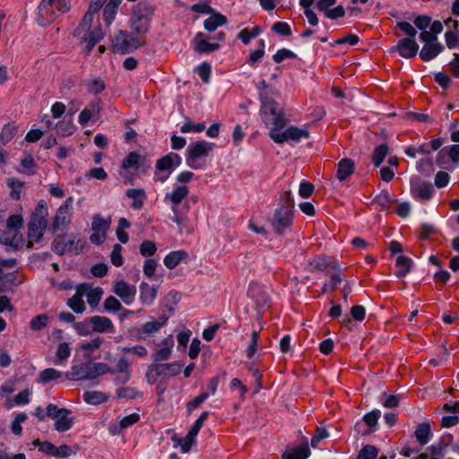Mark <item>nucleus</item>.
I'll return each mask as SVG.
<instances>
[{"label":"nucleus","mask_w":459,"mask_h":459,"mask_svg":"<svg viewBox=\"0 0 459 459\" xmlns=\"http://www.w3.org/2000/svg\"><path fill=\"white\" fill-rule=\"evenodd\" d=\"M430 426L428 423L420 424L415 430V437L420 445H426L430 439Z\"/></svg>","instance_id":"nucleus-42"},{"label":"nucleus","mask_w":459,"mask_h":459,"mask_svg":"<svg viewBox=\"0 0 459 459\" xmlns=\"http://www.w3.org/2000/svg\"><path fill=\"white\" fill-rule=\"evenodd\" d=\"M81 286L86 287L84 296L87 299V303L92 308L98 307L104 293L103 289L101 287L93 288L89 283H82Z\"/></svg>","instance_id":"nucleus-27"},{"label":"nucleus","mask_w":459,"mask_h":459,"mask_svg":"<svg viewBox=\"0 0 459 459\" xmlns=\"http://www.w3.org/2000/svg\"><path fill=\"white\" fill-rule=\"evenodd\" d=\"M83 400L88 404L98 405L108 400V395L101 391H86Z\"/></svg>","instance_id":"nucleus-40"},{"label":"nucleus","mask_w":459,"mask_h":459,"mask_svg":"<svg viewBox=\"0 0 459 459\" xmlns=\"http://www.w3.org/2000/svg\"><path fill=\"white\" fill-rule=\"evenodd\" d=\"M182 365L178 362L152 364L146 372V379L149 384L153 385L160 378H167L178 375L181 372Z\"/></svg>","instance_id":"nucleus-11"},{"label":"nucleus","mask_w":459,"mask_h":459,"mask_svg":"<svg viewBox=\"0 0 459 459\" xmlns=\"http://www.w3.org/2000/svg\"><path fill=\"white\" fill-rule=\"evenodd\" d=\"M113 370L102 362H88L71 367L65 373V377L69 380H92L107 373H112Z\"/></svg>","instance_id":"nucleus-3"},{"label":"nucleus","mask_w":459,"mask_h":459,"mask_svg":"<svg viewBox=\"0 0 459 459\" xmlns=\"http://www.w3.org/2000/svg\"><path fill=\"white\" fill-rule=\"evenodd\" d=\"M197 74L201 80L207 83L209 82L212 67L210 64L204 62L196 68Z\"/></svg>","instance_id":"nucleus-64"},{"label":"nucleus","mask_w":459,"mask_h":459,"mask_svg":"<svg viewBox=\"0 0 459 459\" xmlns=\"http://www.w3.org/2000/svg\"><path fill=\"white\" fill-rule=\"evenodd\" d=\"M158 287L143 281L140 284V300L144 305H152L157 297Z\"/></svg>","instance_id":"nucleus-30"},{"label":"nucleus","mask_w":459,"mask_h":459,"mask_svg":"<svg viewBox=\"0 0 459 459\" xmlns=\"http://www.w3.org/2000/svg\"><path fill=\"white\" fill-rule=\"evenodd\" d=\"M56 133L63 137L70 136L74 134V126L72 118H64L58 121L55 126Z\"/></svg>","instance_id":"nucleus-41"},{"label":"nucleus","mask_w":459,"mask_h":459,"mask_svg":"<svg viewBox=\"0 0 459 459\" xmlns=\"http://www.w3.org/2000/svg\"><path fill=\"white\" fill-rule=\"evenodd\" d=\"M118 9L111 5L106 4L103 10V20L106 26H110L116 18Z\"/></svg>","instance_id":"nucleus-61"},{"label":"nucleus","mask_w":459,"mask_h":459,"mask_svg":"<svg viewBox=\"0 0 459 459\" xmlns=\"http://www.w3.org/2000/svg\"><path fill=\"white\" fill-rule=\"evenodd\" d=\"M86 287L78 285L75 289V293L67 299L66 305L76 314H82L86 310V305L83 297Z\"/></svg>","instance_id":"nucleus-25"},{"label":"nucleus","mask_w":459,"mask_h":459,"mask_svg":"<svg viewBox=\"0 0 459 459\" xmlns=\"http://www.w3.org/2000/svg\"><path fill=\"white\" fill-rule=\"evenodd\" d=\"M27 419L28 416L24 412L18 413L15 416L11 425V430L13 434H14L15 436H21L22 432V423L24 422Z\"/></svg>","instance_id":"nucleus-51"},{"label":"nucleus","mask_w":459,"mask_h":459,"mask_svg":"<svg viewBox=\"0 0 459 459\" xmlns=\"http://www.w3.org/2000/svg\"><path fill=\"white\" fill-rule=\"evenodd\" d=\"M214 143L206 141H199L191 143L187 147L186 162L188 167L194 169H204L205 164L202 161L213 150Z\"/></svg>","instance_id":"nucleus-8"},{"label":"nucleus","mask_w":459,"mask_h":459,"mask_svg":"<svg viewBox=\"0 0 459 459\" xmlns=\"http://www.w3.org/2000/svg\"><path fill=\"white\" fill-rule=\"evenodd\" d=\"M73 204L74 198L70 196L59 206L53 221L54 229L65 228L71 222Z\"/></svg>","instance_id":"nucleus-13"},{"label":"nucleus","mask_w":459,"mask_h":459,"mask_svg":"<svg viewBox=\"0 0 459 459\" xmlns=\"http://www.w3.org/2000/svg\"><path fill=\"white\" fill-rule=\"evenodd\" d=\"M122 249L123 248L119 244H116L113 247V250L110 254L111 263L117 267L121 266L124 263V259L122 256Z\"/></svg>","instance_id":"nucleus-60"},{"label":"nucleus","mask_w":459,"mask_h":459,"mask_svg":"<svg viewBox=\"0 0 459 459\" xmlns=\"http://www.w3.org/2000/svg\"><path fill=\"white\" fill-rule=\"evenodd\" d=\"M92 325V331L99 333H115L116 327L112 320L103 316H93L90 317Z\"/></svg>","instance_id":"nucleus-23"},{"label":"nucleus","mask_w":459,"mask_h":459,"mask_svg":"<svg viewBox=\"0 0 459 459\" xmlns=\"http://www.w3.org/2000/svg\"><path fill=\"white\" fill-rule=\"evenodd\" d=\"M93 21L94 19L91 18L90 14H84L80 24L74 32V37L86 44L88 52H90L104 37V32L102 31L100 24L92 26Z\"/></svg>","instance_id":"nucleus-4"},{"label":"nucleus","mask_w":459,"mask_h":459,"mask_svg":"<svg viewBox=\"0 0 459 459\" xmlns=\"http://www.w3.org/2000/svg\"><path fill=\"white\" fill-rule=\"evenodd\" d=\"M15 134H16V129L13 126H12L10 125H5L2 128V131L0 134V141L4 145V144L8 143L13 138Z\"/></svg>","instance_id":"nucleus-59"},{"label":"nucleus","mask_w":459,"mask_h":459,"mask_svg":"<svg viewBox=\"0 0 459 459\" xmlns=\"http://www.w3.org/2000/svg\"><path fill=\"white\" fill-rule=\"evenodd\" d=\"M22 226L23 219L21 215H11L6 222L7 230L2 233L0 240L15 249L22 248L25 246V240L20 234V230Z\"/></svg>","instance_id":"nucleus-6"},{"label":"nucleus","mask_w":459,"mask_h":459,"mask_svg":"<svg viewBox=\"0 0 459 459\" xmlns=\"http://www.w3.org/2000/svg\"><path fill=\"white\" fill-rule=\"evenodd\" d=\"M175 308L169 307L166 312L159 316L157 319H152L146 322L143 325L136 327L133 330V334L135 340H147L148 337L158 333L168 324L169 319L173 316Z\"/></svg>","instance_id":"nucleus-7"},{"label":"nucleus","mask_w":459,"mask_h":459,"mask_svg":"<svg viewBox=\"0 0 459 459\" xmlns=\"http://www.w3.org/2000/svg\"><path fill=\"white\" fill-rule=\"evenodd\" d=\"M395 50L402 57L410 59L416 56L419 51V45L415 39L403 38L398 40Z\"/></svg>","instance_id":"nucleus-18"},{"label":"nucleus","mask_w":459,"mask_h":459,"mask_svg":"<svg viewBox=\"0 0 459 459\" xmlns=\"http://www.w3.org/2000/svg\"><path fill=\"white\" fill-rule=\"evenodd\" d=\"M194 49L198 53H212L220 48V45L210 42L209 38L203 32H198L194 38Z\"/></svg>","instance_id":"nucleus-22"},{"label":"nucleus","mask_w":459,"mask_h":459,"mask_svg":"<svg viewBox=\"0 0 459 459\" xmlns=\"http://www.w3.org/2000/svg\"><path fill=\"white\" fill-rule=\"evenodd\" d=\"M187 256L188 255L186 251H172L165 256L163 263L167 268L174 269L179 264L180 262H182Z\"/></svg>","instance_id":"nucleus-36"},{"label":"nucleus","mask_w":459,"mask_h":459,"mask_svg":"<svg viewBox=\"0 0 459 459\" xmlns=\"http://www.w3.org/2000/svg\"><path fill=\"white\" fill-rule=\"evenodd\" d=\"M295 57H296V54L287 48L279 49L273 56V61L277 64L281 63L285 59L295 58Z\"/></svg>","instance_id":"nucleus-62"},{"label":"nucleus","mask_w":459,"mask_h":459,"mask_svg":"<svg viewBox=\"0 0 459 459\" xmlns=\"http://www.w3.org/2000/svg\"><path fill=\"white\" fill-rule=\"evenodd\" d=\"M444 50V46L440 42L424 44L420 51V56L424 62H429L437 57Z\"/></svg>","instance_id":"nucleus-29"},{"label":"nucleus","mask_w":459,"mask_h":459,"mask_svg":"<svg viewBox=\"0 0 459 459\" xmlns=\"http://www.w3.org/2000/svg\"><path fill=\"white\" fill-rule=\"evenodd\" d=\"M139 162H140V155L136 152H129L122 160L121 163V170L119 171V174L123 178H126V176L123 173L122 170H128L131 169H134L135 170L139 168Z\"/></svg>","instance_id":"nucleus-35"},{"label":"nucleus","mask_w":459,"mask_h":459,"mask_svg":"<svg viewBox=\"0 0 459 459\" xmlns=\"http://www.w3.org/2000/svg\"><path fill=\"white\" fill-rule=\"evenodd\" d=\"M55 10V8L48 4L47 0H41L38 7V23L45 27L53 22L56 18Z\"/></svg>","instance_id":"nucleus-24"},{"label":"nucleus","mask_w":459,"mask_h":459,"mask_svg":"<svg viewBox=\"0 0 459 459\" xmlns=\"http://www.w3.org/2000/svg\"><path fill=\"white\" fill-rule=\"evenodd\" d=\"M47 216L48 206L42 201L38 204L35 212L32 213L28 226V240L25 241L24 247L30 248L34 243L41 239L48 225Z\"/></svg>","instance_id":"nucleus-5"},{"label":"nucleus","mask_w":459,"mask_h":459,"mask_svg":"<svg viewBox=\"0 0 459 459\" xmlns=\"http://www.w3.org/2000/svg\"><path fill=\"white\" fill-rule=\"evenodd\" d=\"M116 370L117 372L125 374L124 377H119L117 379V380H120L121 383H126L129 380V378H130L129 362L125 357H122L118 359V361L117 362V365H116Z\"/></svg>","instance_id":"nucleus-47"},{"label":"nucleus","mask_w":459,"mask_h":459,"mask_svg":"<svg viewBox=\"0 0 459 459\" xmlns=\"http://www.w3.org/2000/svg\"><path fill=\"white\" fill-rule=\"evenodd\" d=\"M157 345L158 348L152 353V359L154 361H164L169 359L172 356V350L174 347L173 335L169 334L163 338Z\"/></svg>","instance_id":"nucleus-17"},{"label":"nucleus","mask_w":459,"mask_h":459,"mask_svg":"<svg viewBox=\"0 0 459 459\" xmlns=\"http://www.w3.org/2000/svg\"><path fill=\"white\" fill-rule=\"evenodd\" d=\"M260 116L266 126H272L271 128H284L287 125V118L284 111L279 107L273 97L261 96Z\"/></svg>","instance_id":"nucleus-2"},{"label":"nucleus","mask_w":459,"mask_h":459,"mask_svg":"<svg viewBox=\"0 0 459 459\" xmlns=\"http://www.w3.org/2000/svg\"><path fill=\"white\" fill-rule=\"evenodd\" d=\"M378 455V450L372 445L364 446L358 455V459H376Z\"/></svg>","instance_id":"nucleus-50"},{"label":"nucleus","mask_w":459,"mask_h":459,"mask_svg":"<svg viewBox=\"0 0 459 459\" xmlns=\"http://www.w3.org/2000/svg\"><path fill=\"white\" fill-rule=\"evenodd\" d=\"M113 291L126 305H131L135 299L136 287L128 284L123 280H119L115 282Z\"/></svg>","instance_id":"nucleus-16"},{"label":"nucleus","mask_w":459,"mask_h":459,"mask_svg":"<svg viewBox=\"0 0 459 459\" xmlns=\"http://www.w3.org/2000/svg\"><path fill=\"white\" fill-rule=\"evenodd\" d=\"M103 306L106 311L112 313H116L122 309L121 303L117 298L113 296L108 297L105 299Z\"/></svg>","instance_id":"nucleus-55"},{"label":"nucleus","mask_w":459,"mask_h":459,"mask_svg":"<svg viewBox=\"0 0 459 459\" xmlns=\"http://www.w3.org/2000/svg\"><path fill=\"white\" fill-rule=\"evenodd\" d=\"M62 373L56 368H48L39 372L38 382L46 385L51 381L59 380Z\"/></svg>","instance_id":"nucleus-38"},{"label":"nucleus","mask_w":459,"mask_h":459,"mask_svg":"<svg viewBox=\"0 0 459 459\" xmlns=\"http://www.w3.org/2000/svg\"><path fill=\"white\" fill-rule=\"evenodd\" d=\"M227 23V18L221 13H215L207 18L204 22V27L209 32L214 31L218 27L225 25Z\"/></svg>","instance_id":"nucleus-37"},{"label":"nucleus","mask_w":459,"mask_h":459,"mask_svg":"<svg viewBox=\"0 0 459 459\" xmlns=\"http://www.w3.org/2000/svg\"><path fill=\"white\" fill-rule=\"evenodd\" d=\"M411 191L413 197L420 202L430 200L434 194V188L431 183L424 181H416L412 183Z\"/></svg>","instance_id":"nucleus-19"},{"label":"nucleus","mask_w":459,"mask_h":459,"mask_svg":"<svg viewBox=\"0 0 459 459\" xmlns=\"http://www.w3.org/2000/svg\"><path fill=\"white\" fill-rule=\"evenodd\" d=\"M189 212L188 204H184L181 210L173 211L172 221L178 225L180 232L190 234L193 232V227L190 225L187 213Z\"/></svg>","instance_id":"nucleus-20"},{"label":"nucleus","mask_w":459,"mask_h":459,"mask_svg":"<svg viewBox=\"0 0 459 459\" xmlns=\"http://www.w3.org/2000/svg\"><path fill=\"white\" fill-rule=\"evenodd\" d=\"M412 260L405 255H400L396 258L395 266L397 268L396 276L404 277L411 268Z\"/></svg>","instance_id":"nucleus-39"},{"label":"nucleus","mask_w":459,"mask_h":459,"mask_svg":"<svg viewBox=\"0 0 459 459\" xmlns=\"http://www.w3.org/2000/svg\"><path fill=\"white\" fill-rule=\"evenodd\" d=\"M8 186L12 189L11 197L14 200L20 199L23 183L19 179L12 178L8 180Z\"/></svg>","instance_id":"nucleus-58"},{"label":"nucleus","mask_w":459,"mask_h":459,"mask_svg":"<svg viewBox=\"0 0 459 459\" xmlns=\"http://www.w3.org/2000/svg\"><path fill=\"white\" fill-rule=\"evenodd\" d=\"M181 164V157L175 152L169 154L159 159L156 162V170L172 173Z\"/></svg>","instance_id":"nucleus-21"},{"label":"nucleus","mask_w":459,"mask_h":459,"mask_svg":"<svg viewBox=\"0 0 459 459\" xmlns=\"http://www.w3.org/2000/svg\"><path fill=\"white\" fill-rule=\"evenodd\" d=\"M126 196L132 200L131 208L141 210L146 200L145 191L142 188H130L126 192Z\"/></svg>","instance_id":"nucleus-31"},{"label":"nucleus","mask_w":459,"mask_h":459,"mask_svg":"<svg viewBox=\"0 0 459 459\" xmlns=\"http://www.w3.org/2000/svg\"><path fill=\"white\" fill-rule=\"evenodd\" d=\"M105 89L104 82L100 78H94L87 82V90L90 93L98 94Z\"/></svg>","instance_id":"nucleus-56"},{"label":"nucleus","mask_w":459,"mask_h":459,"mask_svg":"<svg viewBox=\"0 0 459 459\" xmlns=\"http://www.w3.org/2000/svg\"><path fill=\"white\" fill-rule=\"evenodd\" d=\"M48 322L47 315H38L34 316L30 322V327L34 331H40L45 328Z\"/></svg>","instance_id":"nucleus-52"},{"label":"nucleus","mask_w":459,"mask_h":459,"mask_svg":"<svg viewBox=\"0 0 459 459\" xmlns=\"http://www.w3.org/2000/svg\"><path fill=\"white\" fill-rule=\"evenodd\" d=\"M71 355V348L67 342H62L58 345L56 350V359L54 361L55 365L63 366L65 364L67 359Z\"/></svg>","instance_id":"nucleus-43"},{"label":"nucleus","mask_w":459,"mask_h":459,"mask_svg":"<svg viewBox=\"0 0 459 459\" xmlns=\"http://www.w3.org/2000/svg\"><path fill=\"white\" fill-rule=\"evenodd\" d=\"M294 203L290 190L279 193L278 208L275 210L272 225L277 234H284L293 223Z\"/></svg>","instance_id":"nucleus-1"},{"label":"nucleus","mask_w":459,"mask_h":459,"mask_svg":"<svg viewBox=\"0 0 459 459\" xmlns=\"http://www.w3.org/2000/svg\"><path fill=\"white\" fill-rule=\"evenodd\" d=\"M283 128H271L269 132L270 138L275 143H283L286 142L299 143L301 139H307L309 132L307 128H299L295 126H290L284 131Z\"/></svg>","instance_id":"nucleus-10"},{"label":"nucleus","mask_w":459,"mask_h":459,"mask_svg":"<svg viewBox=\"0 0 459 459\" xmlns=\"http://www.w3.org/2000/svg\"><path fill=\"white\" fill-rule=\"evenodd\" d=\"M388 153V147L386 144H380L376 147L372 154V162L376 167L380 166Z\"/></svg>","instance_id":"nucleus-46"},{"label":"nucleus","mask_w":459,"mask_h":459,"mask_svg":"<svg viewBox=\"0 0 459 459\" xmlns=\"http://www.w3.org/2000/svg\"><path fill=\"white\" fill-rule=\"evenodd\" d=\"M111 223V218H103L100 215H95L92 219L91 230L92 231H99L107 233Z\"/></svg>","instance_id":"nucleus-44"},{"label":"nucleus","mask_w":459,"mask_h":459,"mask_svg":"<svg viewBox=\"0 0 459 459\" xmlns=\"http://www.w3.org/2000/svg\"><path fill=\"white\" fill-rule=\"evenodd\" d=\"M103 342V339L96 337L91 341H85L81 343V349L86 351L93 352L98 350Z\"/></svg>","instance_id":"nucleus-63"},{"label":"nucleus","mask_w":459,"mask_h":459,"mask_svg":"<svg viewBox=\"0 0 459 459\" xmlns=\"http://www.w3.org/2000/svg\"><path fill=\"white\" fill-rule=\"evenodd\" d=\"M189 194V188L186 185H176L171 192H169L164 196V203L170 206L171 211L181 210L179 204Z\"/></svg>","instance_id":"nucleus-14"},{"label":"nucleus","mask_w":459,"mask_h":459,"mask_svg":"<svg viewBox=\"0 0 459 459\" xmlns=\"http://www.w3.org/2000/svg\"><path fill=\"white\" fill-rule=\"evenodd\" d=\"M73 327L80 336H88L93 333L90 317L82 322L74 323Z\"/></svg>","instance_id":"nucleus-45"},{"label":"nucleus","mask_w":459,"mask_h":459,"mask_svg":"<svg viewBox=\"0 0 459 459\" xmlns=\"http://www.w3.org/2000/svg\"><path fill=\"white\" fill-rule=\"evenodd\" d=\"M157 251L156 245L153 241L144 240L140 245V254L143 256L149 257L152 256Z\"/></svg>","instance_id":"nucleus-54"},{"label":"nucleus","mask_w":459,"mask_h":459,"mask_svg":"<svg viewBox=\"0 0 459 459\" xmlns=\"http://www.w3.org/2000/svg\"><path fill=\"white\" fill-rule=\"evenodd\" d=\"M16 259H0V273L6 282L15 283L14 268L16 267Z\"/></svg>","instance_id":"nucleus-28"},{"label":"nucleus","mask_w":459,"mask_h":459,"mask_svg":"<svg viewBox=\"0 0 459 459\" xmlns=\"http://www.w3.org/2000/svg\"><path fill=\"white\" fill-rule=\"evenodd\" d=\"M117 396L120 399H122V398L135 399L139 396H142V394L133 387L126 386V387H120L117 390Z\"/></svg>","instance_id":"nucleus-53"},{"label":"nucleus","mask_w":459,"mask_h":459,"mask_svg":"<svg viewBox=\"0 0 459 459\" xmlns=\"http://www.w3.org/2000/svg\"><path fill=\"white\" fill-rule=\"evenodd\" d=\"M381 416V412L379 410H373L370 412H368L363 417V422L368 426L369 428H374Z\"/></svg>","instance_id":"nucleus-57"},{"label":"nucleus","mask_w":459,"mask_h":459,"mask_svg":"<svg viewBox=\"0 0 459 459\" xmlns=\"http://www.w3.org/2000/svg\"><path fill=\"white\" fill-rule=\"evenodd\" d=\"M140 45V39L137 37L122 30L114 39V47L122 53L136 49Z\"/></svg>","instance_id":"nucleus-15"},{"label":"nucleus","mask_w":459,"mask_h":459,"mask_svg":"<svg viewBox=\"0 0 459 459\" xmlns=\"http://www.w3.org/2000/svg\"><path fill=\"white\" fill-rule=\"evenodd\" d=\"M100 112V105L99 100L91 102L86 106L78 117V122L82 126L88 124L92 118L98 117Z\"/></svg>","instance_id":"nucleus-26"},{"label":"nucleus","mask_w":459,"mask_h":459,"mask_svg":"<svg viewBox=\"0 0 459 459\" xmlns=\"http://www.w3.org/2000/svg\"><path fill=\"white\" fill-rule=\"evenodd\" d=\"M310 454L308 445L305 443L283 452L281 459H307L309 457Z\"/></svg>","instance_id":"nucleus-33"},{"label":"nucleus","mask_w":459,"mask_h":459,"mask_svg":"<svg viewBox=\"0 0 459 459\" xmlns=\"http://www.w3.org/2000/svg\"><path fill=\"white\" fill-rule=\"evenodd\" d=\"M52 246L53 250L57 255H78L83 248L84 242L81 239H77L74 235L64 234L56 237Z\"/></svg>","instance_id":"nucleus-12"},{"label":"nucleus","mask_w":459,"mask_h":459,"mask_svg":"<svg viewBox=\"0 0 459 459\" xmlns=\"http://www.w3.org/2000/svg\"><path fill=\"white\" fill-rule=\"evenodd\" d=\"M153 9L151 4L146 2L138 3L132 15V29L138 33L146 32L149 29Z\"/></svg>","instance_id":"nucleus-9"},{"label":"nucleus","mask_w":459,"mask_h":459,"mask_svg":"<svg viewBox=\"0 0 459 459\" xmlns=\"http://www.w3.org/2000/svg\"><path fill=\"white\" fill-rule=\"evenodd\" d=\"M258 44H259L260 48L256 50L252 51L249 56L248 64L251 66H255V64L257 62H259L264 56V48H265L264 40L260 39L258 41Z\"/></svg>","instance_id":"nucleus-49"},{"label":"nucleus","mask_w":459,"mask_h":459,"mask_svg":"<svg viewBox=\"0 0 459 459\" xmlns=\"http://www.w3.org/2000/svg\"><path fill=\"white\" fill-rule=\"evenodd\" d=\"M354 162L351 159H342L337 164L336 178L340 181H344L354 173Z\"/></svg>","instance_id":"nucleus-32"},{"label":"nucleus","mask_w":459,"mask_h":459,"mask_svg":"<svg viewBox=\"0 0 459 459\" xmlns=\"http://www.w3.org/2000/svg\"><path fill=\"white\" fill-rule=\"evenodd\" d=\"M21 165L23 168L22 173L27 175H34L36 172L37 164L31 155H26L21 160Z\"/></svg>","instance_id":"nucleus-48"},{"label":"nucleus","mask_w":459,"mask_h":459,"mask_svg":"<svg viewBox=\"0 0 459 459\" xmlns=\"http://www.w3.org/2000/svg\"><path fill=\"white\" fill-rule=\"evenodd\" d=\"M71 411L62 408L61 414L56 419L54 428L58 432H65L74 425V419L69 418Z\"/></svg>","instance_id":"nucleus-34"}]
</instances>
